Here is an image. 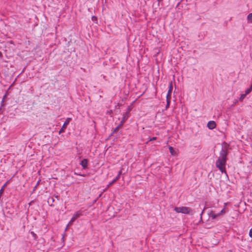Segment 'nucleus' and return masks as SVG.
Here are the masks:
<instances>
[{"label":"nucleus","instance_id":"dca6fc26","mask_svg":"<svg viewBox=\"0 0 252 252\" xmlns=\"http://www.w3.org/2000/svg\"><path fill=\"white\" fill-rule=\"evenodd\" d=\"M74 221H72V218H71V220H70L69 222H68V224L67 225V227H66L65 229H67V227H68V226L72 225Z\"/></svg>","mask_w":252,"mask_h":252},{"label":"nucleus","instance_id":"7ed1b4c3","mask_svg":"<svg viewBox=\"0 0 252 252\" xmlns=\"http://www.w3.org/2000/svg\"><path fill=\"white\" fill-rule=\"evenodd\" d=\"M130 114L128 112H126L123 114V117L122 118V120L119 126L116 128L115 130L123 126V125L126 122V120L128 118Z\"/></svg>","mask_w":252,"mask_h":252},{"label":"nucleus","instance_id":"9d476101","mask_svg":"<svg viewBox=\"0 0 252 252\" xmlns=\"http://www.w3.org/2000/svg\"><path fill=\"white\" fill-rule=\"evenodd\" d=\"M252 91V84H251V85L250 86V87L249 88H248L246 90L245 94H246V95H247L248 94H250Z\"/></svg>","mask_w":252,"mask_h":252},{"label":"nucleus","instance_id":"4be33fe9","mask_svg":"<svg viewBox=\"0 0 252 252\" xmlns=\"http://www.w3.org/2000/svg\"><path fill=\"white\" fill-rule=\"evenodd\" d=\"M94 19H96V17H94V16H93V17H92V19H93V20H94Z\"/></svg>","mask_w":252,"mask_h":252},{"label":"nucleus","instance_id":"20e7f679","mask_svg":"<svg viewBox=\"0 0 252 252\" xmlns=\"http://www.w3.org/2000/svg\"><path fill=\"white\" fill-rule=\"evenodd\" d=\"M122 170H121L119 172V173H118V175L116 177V178L114 179H113V180L108 184V185L107 186V187L104 190H106V189H107L111 186H112L113 184H114L116 182H117L119 179V178H120V176L122 174Z\"/></svg>","mask_w":252,"mask_h":252},{"label":"nucleus","instance_id":"ddd939ff","mask_svg":"<svg viewBox=\"0 0 252 252\" xmlns=\"http://www.w3.org/2000/svg\"><path fill=\"white\" fill-rule=\"evenodd\" d=\"M169 150L170 153L172 155H175L176 154V152L175 151L174 148L170 146L169 147Z\"/></svg>","mask_w":252,"mask_h":252},{"label":"nucleus","instance_id":"5701e85b","mask_svg":"<svg viewBox=\"0 0 252 252\" xmlns=\"http://www.w3.org/2000/svg\"><path fill=\"white\" fill-rule=\"evenodd\" d=\"M0 55H1V53L0 52Z\"/></svg>","mask_w":252,"mask_h":252},{"label":"nucleus","instance_id":"412c9836","mask_svg":"<svg viewBox=\"0 0 252 252\" xmlns=\"http://www.w3.org/2000/svg\"><path fill=\"white\" fill-rule=\"evenodd\" d=\"M204 210H205V209H204L203 210V211L201 212V214H200V219H201V220H202V215H203V212H204Z\"/></svg>","mask_w":252,"mask_h":252},{"label":"nucleus","instance_id":"f03ea898","mask_svg":"<svg viewBox=\"0 0 252 252\" xmlns=\"http://www.w3.org/2000/svg\"><path fill=\"white\" fill-rule=\"evenodd\" d=\"M174 210L177 213H182L187 215H192V210L188 207H176Z\"/></svg>","mask_w":252,"mask_h":252},{"label":"nucleus","instance_id":"6e6552de","mask_svg":"<svg viewBox=\"0 0 252 252\" xmlns=\"http://www.w3.org/2000/svg\"><path fill=\"white\" fill-rule=\"evenodd\" d=\"M81 165L82 166L83 169H86L88 166V160L87 159H83L80 162Z\"/></svg>","mask_w":252,"mask_h":252},{"label":"nucleus","instance_id":"1a4fd4ad","mask_svg":"<svg viewBox=\"0 0 252 252\" xmlns=\"http://www.w3.org/2000/svg\"><path fill=\"white\" fill-rule=\"evenodd\" d=\"M209 217L212 219H216L218 216H217V214H215L213 211H211L210 213L209 214Z\"/></svg>","mask_w":252,"mask_h":252},{"label":"nucleus","instance_id":"0eeeda50","mask_svg":"<svg viewBox=\"0 0 252 252\" xmlns=\"http://www.w3.org/2000/svg\"><path fill=\"white\" fill-rule=\"evenodd\" d=\"M207 126L210 129H213L216 126V123L214 121H210L207 124Z\"/></svg>","mask_w":252,"mask_h":252},{"label":"nucleus","instance_id":"4468645a","mask_svg":"<svg viewBox=\"0 0 252 252\" xmlns=\"http://www.w3.org/2000/svg\"><path fill=\"white\" fill-rule=\"evenodd\" d=\"M226 212V211H225V208H223L221 211L220 212H219V213L217 214V216L218 217L223 215V214H225Z\"/></svg>","mask_w":252,"mask_h":252},{"label":"nucleus","instance_id":"f257e3e1","mask_svg":"<svg viewBox=\"0 0 252 252\" xmlns=\"http://www.w3.org/2000/svg\"><path fill=\"white\" fill-rule=\"evenodd\" d=\"M228 155L227 148H224L222 147L219 154L218 159L216 161V167L220 170L222 173H225L227 175L225 170V165L227 161V156Z\"/></svg>","mask_w":252,"mask_h":252},{"label":"nucleus","instance_id":"423d86ee","mask_svg":"<svg viewBox=\"0 0 252 252\" xmlns=\"http://www.w3.org/2000/svg\"><path fill=\"white\" fill-rule=\"evenodd\" d=\"M83 211H81V210H79L78 211H77L76 212H75L73 217H72V221H74L78 218H79L80 217H81V216L83 215Z\"/></svg>","mask_w":252,"mask_h":252},{"label":"nucleus","instance_id":"f3484780","mask_svg":"<svg viewBox=\"0 0 252 252\" xmlns=\"http://www.w3.org/2000/svg\"><path fill=\"white\" fill-rule=\"evenodd\" d=\"M31 234L32 235V236L33 237L34 239L35 240L36 239V234L35 233H34L32 231L31 232Z\"/></svg>","mask_w":252,"mask_h":252},{"label":"nucleus","instance_id":"2eb2a0df","mask_svg":"<svg viewBox=\"0 0 252 252\" xmlns=\"http://www.w3.org/2000/svg\"><path fill=\"white\" fill-rule=\"evenodd\" d=\"M247 19L249 21L252 22V13H250L248 15Z\"/></svg>","mask_w":252,"mask_h":252},{"label":"nucleus","instance_id":"6ab92c4d","mask_svg":"<svg viewBox=\"0 0 252 252\" xmlns=\"http://www.w3.org/2000/svg\"><path fill=\"white\" fill-rule=\"evenodd\" d=\"M249 236L251 238H252V228L250 230Z\"/></svg>","mask_w":252,"mask_h":252},{"label":"nucleus","instance_id":"39448f33","mask_svg":"<svg viewBox=\"0 0 252 252\" xmlns=\"http://www.w3.org/2000/svg\"><path fill=\"white\" fill-rule=\"evenodd\" d=\"M71 120V118H68L66 119V120L64 122V124H63L62 128H61V129L59 131V133H61L64 132L67 126L69 124V123H70Z\"/></svg>","mask_w":252,"mask_h":252},{"label":"nucleus","instance_id":"9b49d317","mask_svg":"<svg viewBox=\"0 0 252 252\" xmlns=\"http://www.w3.org/2000/svg\"><path fill=\"white\" fill-rule=\"evenodd\" d=\"M172 90V84L171 83L170 85V88H169V90L168 91V94H167V96H166L167 99H168V97L171 95Z\"/></svg>","mask_w":252,"mask_h":252},{"label":"nucleus","instance_id":"a211bd4d","mask_svg":"<svg viewBox=\"0 0 252 252\" xmlns=\"http://www.w3.org/2000/svg\"><path fill=\"white\" fill-rule=\"evenodd\" d=\"M157 138L156 137H153L150 138L149 141H153L156 140L157 139Z\"/></svg>","mask_w":252,"mask_h":252},{"label":"nucleus","instance_id":"f8f14e48","mask_svg":"<svg viewBox=\"0 0 252 252\" xmlns=\"http://www.w3.org/2000/svg\"><path fill=\"white\" fill-rule=\"evenodd\" d=\"M246 96H247V95L245 94H241L240 96L238 99V101H243ZM237 101H238V100L236 101V102Z\"/></svg>","mask_w":252,"mask_h":252},{"label":"nucleus","instance_id":"aec40b11","mask_svg":"<svg viewBox=\"0 0 252 252\" xmlns=\"http://www.w3.org/2000/svg\"><path fill=\"white\" fill-rule=\"evenodd\" d=\"M169 105H170V102H169V101L168 100V99H167V104H166V108H168L169 107Z\"/></svg>","mask_w":252,"mask_h":252}]
</instances>
